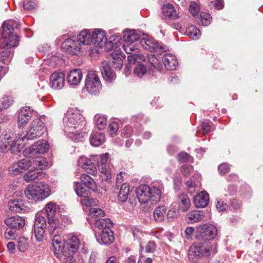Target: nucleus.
<instances>
[{
	"label": "nucleus",
	"mask_w": 263,
	"mask_h": 263,
	"mask_svg": "<svg viewBox=\"0 0 263 263\" xmlns=\"http://www.w3.org/2000/svg\"><path fill=\"white\" fill-rule=\"evenodd\" d=\"M199 24L203 26H209L212 22L211 15L207 13H201L200 15Z\"/></svg>",
	"instance_id": "603ef678"
},
{
	"label": "nucleus",
	"mask_w": 263,
	"mask_h": 263,
	"mask_svg": "<svg viewBox=\"0 0 263 263\" xmlns=\"http://www.w3.org/2000/svg\"><path fill=\"white\" fill-rule=\"evenodd\" d=\"M44 123L40 118L34 120L30 124L28 131L20 135V139L23 141L39 138L46 132Z\"/></svg>",
	"instance_id": "423d86ee"
},
{
	"label": "nucleus",
	"mask_w": 263,
	"mask_h": 263,
	"mask_svg": "<svg viewBox=\"0 0 263 263\" xmlns=\"http://www.w3.org/2000/svg\"><path fill=\"white\" fill-rule=\"evenodd\" d=\"M84 123V118L80 111L76 108H70L67 111L63 119L64 131L66 135L73 140H80L87 134L79 133V129Z\"/></svg>",
	"instance_id": "f257e3e1"
},
{
	"label": "nucleus",
	"mask_w": 263,
	"mask_h": 263,
	"mask_svg": "<svg viewBox=\"0 0 263 263\" xmlns=\"http://www.w3.org/2000/svg\"><path fill=\"white\" fill-rule=\"evenodd\" d=\"M89 215L93 219L102 217L104 215V212L98 207L91 208L89 209Z\"/></svg>",
	"instance_id": "864d4df0"
},
{
	"label": "nucleus",
	"mask_w": 263,
	"mask_h": 263,
	"mask_svg": "<svg viewBox=\"0 0 263 263\" xmlns=\"http://www.w3.org/2000/svg\"><path fill=\"white\" fill-rule=\"evenodd\" d=\"M105 141V136L100 133L92 134L90 138V143L92 145L98 146Z\"/></svg>",
	"instance_id": "4c0bfd02"
},
{
	"label": "nucleus",
	"mask_w": 263,
	"mask_h": 263,
	"mask_svg": "<svg viewBox=\"0 0 263 263\" xmlns=\"http://www.w3.org/2000/svg\"><path fill=\"white\" fill-rule=\"evenodd\" d=\"M139 43L122 41V48L129 55L127 60L130 64L140 63L146 60V57L140 52Z\"/></svg>",
	"instance_id": "6e6552de"
},
{
	"label": "nucleus",
	"mask_w": 263,
	"mask_h": 263,
	"mask_svg": "<svg viewBox=\"0 0 263 263\" xmlns=\"http://www.w3.org/2000/svg\"><path fill=\"white\" fill-rule=\"evenodd\" d=\"M45 213H37L35 215L34 223V233L36 239L41 241L43 238L45 230L47 227L46 220L45 218Z\"/></svg>",
	"instance_id": "2eb2a0df"
},
{
	"label": "nucleus",
	"mask_w": 263,
	"mask_h": 263,
	"mask_svg": "<svg viewBox=\"0 0 263 263\" xmlns=\"http://www.w3.org/2000/svg\"><path fill=\"white\" fill-rule=\"evenodd\" d=\"M5 223L9 228L18 230L23 228L25 224V220L18 216H14L7 218L5 220Z\"/></svg>",
	"instance_id": "4be33fe9"
},
{
	"label": "nucleus",
	"mask_w": 263,
	"mask_h": 263,
	"mask_svg": "<svg viewBox=\"0 0 263 263\" xmlns=\"http://www.w3.org/2000/svg\"><path fill=\"white\" fill-rule=\"evenodd\" d=\"M65 74L63 72L55 71L50 77V86L54 89H60L64 86Z\"/></svg>",
	"instance_id": "f3484780"
},
{
	"label": "nucleus",
	"mask_w": 263,
	"mask_h": 263,
	"mask_svg": "<svg viewBox=\"0 0 263 263\" xmlns=\"http://www.w3.org/2000/svg\"><path fill=\"white\" fill-rule=\"evenodd\" d=\"M185 33L187 36L194 40L199 39L201 35L200 30L194 26H190L187 28Z\"/></svg>",
	"instance_id": "c03bdc74"
},
{
	"label": "nucleus",
	"mask_w": 263,
	"mask_h": 263,
	"mask_svg": "<svg viewBox=\"0 0 263 263\" xmlns=\"http://www.w3.org/2000/svg\"><path fill=\"white\" fill-rule=\"evenodd\" d=\"M73 254L67 251H63L62 253L60 254L58 257L63 263H75V260L72 256Z\"/></svg>",
	"instance_id": "49530a36"
},
{
	"label": "nucleus",
	"mask_w": 263,
	"mask_h": 263,
	"mask_svg": "<svg viewBox=\"0 0 263 263\" xmlns=\"http://www.w3.org/2000/svg\"><path fill=\"white\" fill-rule=\"evenodd\" d=\"M16 246L18 250L24 252L29 247V242L27 238L21 236L16 240Z\"/></svg>",
	"instance_id": "a19ab883"
},
{
	"label": "nucleus",
	"mask_w": 263,
	"mask_h": 263,
	"mask_svg": "<svg viewBox=\"0 0 263 263\" xmlns=\"http://www.w3.org/2000/svg\"><path fill=\"white\" fill-rule=\"evenodd\" d=\"M216 235L217 229L213 225L204 224L196 228V237L199 240H213Z\"/></svg>",
	"instance_id": "ddd939ff"
},
{
	"label": "nucleus",
	"mask_w": 263,
	"mask_h": 263,
	"mask_svg": "<svg viewBox=\"0 0 263 263\" xmlns=\"http://www.w3.org/2000/svg\"><path fill=\"white\" fill-rule=\"evenodd\" d=\"M48 165V162L44 157L30 158L26 157L13 163L9 167V172L13 175H18L30 167L34 168L44 169Z\"/></svg>",
	"instance_id": "20e7f679"
},
{
	"label": "nucleus",
	"mask_w": 263,
	"mask_h": 263,
	"mask_svg": "<svg viewBox=\"0 0 263 263\" xmlns=\"http://www.w3.org/2000/svg\"><path fill=\"white\" fill-rule=\"evenodd\" d=\"M91 221L92 222L94 221L96 227L99 230V231L106 229H110L109 227L112 226V222L108 218L103 219L99 218L96 219H92Z\"/></svg>",
	"instance_id": "e433bc0d"
},
{
	"label": "nucleus",
	"mask_w": 263,
	"mask_h": 263,
	"mask_svg": "<svg viewBox=\"0 0 263 263\" xmlns=\"http://www.w3.org/2000/svg\"><path fill=\"white\" fill-rule=\"evenodd\" d=\"M14 100L12 97L4 96L0 99V111L6 109L13 103Z\"/></svg>",
	"instance_id": "a18cd8bd"
},
{
	"label": "nucleus",
	"mask_w": 263,
	"mask_h": 263,
	"mask_svg": "<svg viewBox=\"0 0 263 263\" xmlns=\"http://www.w3.org/2000/svg\"><path fill=\"white\" fill-rule=\"evenodd\" d=\"M114 67L115 69H117L120 70L123 65V61L120 58H115L113 57L112 61L111 62Z\"/></svg>",
	"instance_id": "e2e57ef3"
},
{
	"label": "nucleus",
	"mask_w": 263,
	"mask_h": 263,
	"mask_svg": "<svg viewBox=\"0 0 263 263\" xmlns=\"http://www.w3.org/2000/svg\"><path fill=\"white\" fill-rule=\"evenodd\" d=\"M74 189L77 195L81 197H85L89 194V190L85 186L78 182H75L74 184Z\"/></svg>",
	"instance_id": "58836bf2"
},
{
	"label": "nucleus",
	"mask_w": 263,
	"mask_h": 263,
	"mask_svg": "<svg viewBox=\"0 0 263 263\" xmlns=\"http://www.w3.org/2000/svg\"><path fill=\"white\" fill-rule=\"evenodd\" d=\"M163 189V184L159 181L154 182L151 185H141L136 190L137 198L141 203L149 201L156 203L160 200Z\"/></svg>",
	"instance_id": "7ed1b4c3"
},
{
	"label": "nucleus",
	"mask_w": 263,
	"mask_h": 263,
	"mask_svg": "<svg viewBox=\"0 0 263 263\" xmlns=\"http://www.w3.org/2000/svg\"><path fill=\"white\" fill-rule=\"evenodd\" d=\"M81 202L83 206L91 208L97 206L98 204L99 201L96 199L89 198L86 196L81 200Z\"/></svg>",
	"instance_id": "8fccbe9b"
},
{
	"label": "nucleus",
	"mask_w": 263,
	"mask_h": 263,
	"mask_svg": "<svg viewBox=\"0 0 263 263\" xmlns=\"http://www.w3.org/2000/svg\"><path fill=\"white\" fill-rule=\"evenodd\" d=\"M156 248V245L154 241H149L146 244L145 247V250L146 253L153 252Z\"/></svg>",
	"instance_id": "69168bd1"
},
{
	"label": "nucleus",
	"mask_w": 263,
	"mask_h": 263,
	"mask_svg": "<svg viewBox=\"0 0 263 263\" xmlns=\"http://www.w3.org/2000/svg\"><path fill=\"white\" fill-rule=\"evenodd\" d=\"M18 115L27 117V119H31L32 112L29 107L25 106L20 109Z\"/></svg>",
	"instance_id": "6e6d98bb"
},
{
	"label": "nucleus",
	"mask_w": 263,
	"mask_h": 263,
	"mask_svg": "<svg viewBox=\"0 0 263 263\" xmlns=\"http://www.w3.org/2000/svg\"><path fill=\"white\" fill-rule=\"evenodd\" d=\"M118 198L120 202L124 203V208L127 211L133 210L136 205V197L130 190L129 184L126 183L121 185Z\"/></svg>",
	"instance_id": "0eeeda50"
},
{
	"label": "nucleus",
	"mask_w": 263,
	"mask_h": 263,
	"mask_svg": "<svg viewBox=\"0 0 263 263\" xmlns=\"http://www.w3.org/2000/svg\"><path fill=\"white\" fill-rule=\"evenodd\" d=\"M12 142V137L10 133L3 132L0 136V152L6 153L9 150V146Z\"/></svg>",
	"instance_id": "cd10ccee"
},
{
	"label": "nucleus",
	"mask_w": 263,
	"mask_h": 263,
	"mask_svg": "<svg viewBox=\"0 0 263 263\" xmlns=\"http://www.w3.org/2000/svg\"><path fill=\"white\" fill-rule=\"evenodd\" d=\"M62 48L66 51L73 54H78L81 51V45L78 41L72 39L65 40L62 44Z\"/></svg>",
	"instance_id": "6ab92c4d"
},
{
	"label": "nucleus",
	"mask_w": 263,
	"mask_h": 263,
	"mask_svg": "<svg viewBox=\"0 0 263 263\" xmlns=\"http://www.w3.org/2000/svg\"><path fill=\"white\" fill-rule=\"evenodd\" d=\"M166 214V208L164 206H158L153 212L154 219L157 222H161L165 219Z\"/></svg>",
	"instance_id": "f704fd0d"
},
{
	"label": "nucleus",
	"mask_w": 263,
	"mask_h": 263,
	"mask_svg": "<svg viewBox=\"0 0 263 263\" xmlns=\"http://www.w3.org/2000/svg\"><path fill=\"white\" fill-rule=\"evenodd\" d=\"M33 168V170L31 169L24 175V180L27 182L34 181L36 179H40L43 177V174L42 172L38 171V170H41L42 169Z\"/></svg>",
	"instance_id": "a878e982"
},
{
	"label": "nucleus",
	"mask_w": 263,
	"mask_h": 263,
	"mask_svg": "<svg viewBox=\"0 0 263 263\" xmlns=\"http://www.w3.org/2000/svg\"><path fill=\"white\" fill-rule=\"evenodd\" d=\"M96 237L100 244L109 245L114 241L113 232L110 229H106L98 231Z\"/></svg>",
	"instance_id": "a211bd4d"
},
{
	"label": "nucleus",
	"mask_w": 263,
	"mask_h": 263,
	"mask_svg": "<svg viewBox=\"0 0 263 263\" xmlns=\"http://www.w3.org/2000/svg\"><path fill=\"white\" fill-rule=\"evenodd\" d=\"M78 165L91 175H96L97 173V166L99 170L103 174L109 173L110 165L108 163L107 154L98 155H91L89 157L81 156L78 160Z\"/></svg>",
	"instance_id": "f03ea898"
},
{
	"label": "nucleus",
	"mask_w": 263,
	"mask_h": 263,
	"mask_svg": "<svg viewBox=\"0 0 263 263\" xmlns=\"http://www.w3.org/2000/svg\"><path fill=\"white\" fill-rule=\"evenodd\" d=\"M139 44L146 50L159 54L168 50V47L162 43H159L153 39L141 38Z\"/></svg>",
	"instance_id": "dca6fc26"
},
{
	"label": "nucleus",
	"mask_w": 263,
	"mask_h": 263,
	"mask_svg": "<svg viewBox=\"0 0 263 263\" xmlns=\"http://www.w3.org/2000/svg\"><path fill=\"white\" fill-rule=\"evenodd\" d=\"M49 148V145L46 140H39L31 146L27 147L23 151L25 157L30 158L39 157L37 154H42L46 153Z\"/></svg>",
	"instance_id": "9b49d317"
},
{
	"label": "nucleus",
	"mask_w": 263,
	"mask_h": 263,
	"mask_svg": "<svg viewBox=\"0 0 263 263\" xmlns=\"http://www.w3.org/2000/svg\"><path fill=\"white\" fill-rule=\"evenodd\" d=\"M186 185L189 192L193 194L196 191V185L195 183L192 180H188L186 182Z\"/></svg>",
	"instance_id": "0e129e2a"
},
{
	"label": "nucleus",
	"mask_w": 263,
	"mask_h": 263,
	"mask_svg": "<svg viewBox=\"0 0 263 263\" xmlns=\"http://www.w3.org/2000/svg\"><path fill=\"white\" fill-rule=\"evenodd\" d=\"M77 40L80 45H87L92 43L91 34L88 30H82L77 36Z\"/></svg>",
	"instance_id": "473e14b6"
},
{
	"label": "nucleus",
	"mask_w": 263,
	"mask_h": 263,
	"mask_svg": "<svg viewBox=\"0 0 263 263\" xmlns=\"http://www.w3.org/2000/svg\"><path fill=\"white\" fill-rule=\"evenodd\" d=\"M80 179L83 183V185H85L89 189H95L96 187V183L92 178L89 175L83 174L81 175Z\"/></svg>",
	"instance_id": "37998d69"
},
{
	"label": "nucleus",
	"mask_w": 263,
	"mask_h": 263,
	"mask_svg": "<svg viewBox=\"0 0 263 263\" xmlns=\"http://www.w3.org/2000/svg\"><path fill=\"white\" fill-rule=\"evenodd\" d=\"M177 202L178 210L182 212L188 211L191 206V201L188 196L186 194H182L179 195L177 198Z\"/></svg>",
	"instance_id": "c756f323"
},
{
	"label": "nucleus",
	"mask_w": 263,
	"mask_h": 263,
	"mask_svg": "<svg viewBox=\"0 0 263 263\" xmlns=\"http://www.w3.org/2000/svg\"><path fill=\"white\" fill-rule=\"evenodd\" d=\"M228 205L220 199H217L216 208L219 212H223L228 209Z\"/></svg>",
	"instance_id": "680f3d73"
},
{
	"label": "nucleus",
	"mask_w": 263,
	"mask_h": 263,
	"mask_svg": "<svg viewBox=\"0 0 263 263\" xmlns=\"http://www.w3.org/2000/svg\"><path fill=\"white\" fill-rule=\"evenodd\" d=\"M85 88L88 92L95 95L99 93L101 90L102 85L95 72L89 71L87 73L85 79Z\"/></svg>",
	"instance_id": "f8f14e48"
},
{
	"label": "nucleus",
	"mask_w": 263,
	"mask_h": 263,
	"mask_svg": "<svg viewBox=\"0 0 263 263\" xmlns=\"http://www.w3.org/2000/svg\"><path fill=\"white\" fill-rule=\"evenodd\" d=\"M36 6V3L34 0H25L23 4L24 8L25 10H30L34 9Z\"/></svg>",
	"instance_id": "bf43d9fd"
},
{
	"label": "nucleus",
	"mask_w": 263,
	"mask_h": 263,
	"mask_svg": "<svg viewBox=\"0 0 263 263\" xmlns=\"http://www.w3.org/2000/svg\"><path fill=\"white\" fill-rule=\"evenodd\" d=\"M218 170L221 174H225L229 172L230 166L228 163H222L219 166Z\"/></svg>",
	"instance_id": "774afa93"
},
{
	"label": "nucleus",
	"mask_w": 263,
	"mask_h": 263,
	"mask_svg": "<svg viewBox=\"0 0 263 263\" xmlns=\"http://www.w3.org/2000/svg\"><path fill=\"white\" fill-rule=\"evenodd\" d=\"M162 12L163 18L176 19L178 17L173 6L170 4L164 5L162 7Z\"/></svg>",
	"instance_id": "7c9ffc66"
},
{
	"label": "nucleus",
	"mask_w": 263,
	"mask_h": 263,
	"mask_svg": "<svg viewBox=\"0 0 263 263\" xmlns=\"http://www.w3.org/2000/svg\"><path fill=\"white\" fill-rule=\"evenodd\" d=\"M190 155L185 152H181L177 156V159L180 162H185L189 160Z\"/></svg>",
	"instance_id": "338daca9"
},
{
	"label": "nucleus",
	"mask_w": 263,
	"mask_h": 263,
	"mask_svg": "<svg viewBox=\"0 0 263 263\" xmlns=\"http://www.w3.org/2000/svg\"><path fill=\"white\" fill-rule=\"evenodd\" d=\"M17 230L14 229H11L8 227L5 232V238L7 240L14 239L16 236V231Z\"/></svg>",
	"instance_id": "5fc2aeb1"
},
{
	"label": "nucleus",
	"mask_w": 263,
	"mask_h": 263,
	"mask_svg": "<svg viewBox=\"0 0 263 263\" xmlns=\"http://www.w3.org/2000/svg\"><path fill=\"white\" fill-rule=\"evenodd\" d=\"M100 70L104 80L107 82H112L116 78V73L111 69L108 63L104 61L101 64Z\"/></svg>",
	"instance_id": "5701e85b"
},
{
	"label": "nucleus",
	"mask_w": 263,
	"mask_h": 263,
	"mask_svg": "<svg viewBox=\"0 0 263 263\" xmlns=\"http://www.w3.org/2000/svg\"><path fill=\"white\" fill-rule=\"evenodd\" d=\"M204 217V213L202 211H193L188 213L185 216V220L189 223L199 222Z\"/></svg>",
	"instance_id": "bb28decb"
},
{
	"label": "nucleus",
	"mask_w": 263,
	"mask_h": 263,
	"mask_svg": "<svg viewBox=\"0 0 263 263\" xmlns=\"http://www.w3.org/2000/svg\"><path fill=\"white\" fill-rule=\"evenodd\" d=\"M119 129V125L117 123L112 122L110 123L108 126V132L110 135L115 134Z\"/></svg>",
	"instance_id": "052dcab7"
},
{
	"label": "nucleus",
	"mask_w": 263,
	"mask_h": 263,
	"mask_svg": "<svg viewBox=\"0 0 263 263\" xmlns=\"http://www.w3.org/2000/svg\"><path fill=\"white\" fill-rule=\"evenodd\" d=\"M217 250L213 249L212 245L209 242H198L194 243L189 250L190 255H194L195 257L201 258L208 257L211 254H215Z\"/></svg>",
	"instance_id": "9d476101"
},
{
	"label": "nucleus",
	"mask_w": 263,
	"mask_h": 263,
	"mask_svg": "<svg viewBox=\"0 0 263 263\" xmlns=\"http://www.w3.org/2000/svg\"><path fill=\"white\" fill-rule=\"evenodd\" d=\"M52 244L55 251L59 252L58 254H60L63 252L64 247H63L62 238L60 235H55L53 236Z\"/></svg>",
	"instance_id": "ea45409f"
},
{
	"label": "nucleus",
	"mask_w": 263,
	"mask_h": 263,
	"mask_svg": "<svg viewBox=\"0 0 263 263\" xmlns=\"http://www.w3.org/2000/svg\"><path fill=\"white\" fill-rule=\"evenodd\" d=\"M123 41L132 43H138L141 40V34L137 30L126 29L123 31Z\"/></svg>",
	"instance_id": "b1692460"
},
{
	"label": "nucleus",
	"mask_w": 263,
	"mask_h": 263,
	"mask_svg": "<svg viewBox=\"0 0 263 263\" xmlns=\"http://www.w3.org/2000/svg\"><path fill=\"white\" fill-rule=\"evenodd\" d=\"M51 193L49 185L44 182H39L28 185L25 190V195L29 200L42 201L48 197Z\"/></svg>",
	"instance_id": "39448f33"
},
{
	"label": "nucleus",
	"mask_w": 263,
	"mask_h": 263,
	"mask_svg": "<svg viewBox=\"0 0 263 263\" xmlns=\"http://www.w3.org/2000/svg\"><path fill=\"white\" fill-rule=\"evenodd\" d=\"M134 72L138 77L142 78L146 73L147 68L143 64H139L135 67Z\"/></svg>",
	"instance_id": "3c124183"
},
{
	"label": "nucleus",
	"mask_w": 263,
	"mask_h": 263,
	"mask_svg": "<svg viewBox=\"0 0 263 263\" xmlns=\"http://www.w3.org/2000/svg\"><path fill=\"white\" fill-rule=\"evenodd\" d=\"M92 44L99 48H105L109 49L112 47L111 41L107 42L106 33L99 29H95L91 33Z\"/></svg>",
	"instance_id": "4468645a"
},
{
	"label": "nucleus",
	"mask_w": 263,
	"mask_h": 263,
	"mask_svg": "<svg viewBox=\"0 0 263 263\" xmlns=\"http://www.w3.org/2000/svg\"><path fill=\"white\" fill-rule=\"evenodd\" d=\"M2 28V35L3 41L1 47L3 48H10L17 46L18 43V36L13 33L12 25L4 23Z\"/></svg>",
	"instance_id": "1a4fd4ad"
},
{
	"label": "nucleus",
	"mask_w": 263,
	"mask_h": 263,
	"mask_svg": "<svg viewBox=\"0 0 263 263\" xmlns=\"http://www.w3.org/2000/svg\"><path fill=\"white\" fill-rule=\"evenodd\" d=\"M44 209L48 218L55 217V215L57 210V206L55 203L53 202H48L46 204Z\"/></svg>",
	"instance_id": "79ce46f5"
},
{
	"label": "nucleus",
	"mask_w": 263,
	"mask_h": 263,
	"mask_svg": "<svg viewBox=\"0 0 263 263\" xmlns=\"http://www.w3.org/2000/svg\"><path fill=\"white\" fill-rule=\"evenodd\" d=\"M83 78L82 70L76 68L69 71L67 76V82L70 86H77L81 82Z\"/></svg>",
	"instance_id": "aec40b11"
},
{
	"label": "nucleus",
	"mask_w": 263,
	"mask_h": 263,
	"mask_svg": "<svg viewBox=\"0 0 263 263\" xmlns=\"http://www.w3.org/2000/svg\"><path fill=\"white\" fill-rule=\"evenodd\" d=\"M199 10L200 7L198 3L195 1L191 2L190 4L189 11L193 14V15L197 14Z\"/></svg>",
	"instance_id": "4d7b16f0"
},
{
	"label": "nucleus",
	"mask_w": 263,
	"mask_h": 263,
	"mask_svg": "<svg viewBox=\"0 0 263 263\" xmlns=\"http://www.w3.org/2000/svg\"><path fill=\"white\" fill-rule=\"evenodd\" d=\"M80 246V241L76 236H69L66 241V246L63 251L70 252V254L76 253Z\"/></svg>",
	"instance_id": "412c9836"
},
{
	"label": "nucleus",
	"mask_w": 263,
	"mask_h": 263,
	"mask_svg": "<svg viewBox=\"0 0 263 263\" xmlns=\"http://www.w3.org/2000/svg\"><path fill=\"white\" fill-rule=\"evenodd\" d=\"M193 202L195 206L197 208H203L206 206L209 202L208 194L205 191L201 192L194 197Z\"/></svg>",
	"instance_id": "393cba45"
},
{
	"label": "nucleus",
	"mask_w": 263,
	"mask_h": 263,
	"mask_svg": "<svg viewBox=\"0 0 263 263\" xmlns=\"http://www.w3.org/2000/svg\"><path fill=\"white\" fill-rule=\"evenodd\" d=\"M148 63L150 65L148 72L151 74H153L155 71H160L161 69V64L159 61L154 55L149 56L147 60Z\"/></svg>",
	"instance_id": "c9c22d12"
},
{
	"label": "nucleus",
	"mask_w": 263,
	"mask_h": 263,
	"mask_svg": "<svg viewBox=\"0 0 263 263\" xmlns=\"http://www.w3.org/2000/svg\"><path fill=\"white\" fill-rule=\"evenodd\" d=\"M8 206L10 211L15 212H25L26 210V207L21 200H11L9 202Z\"/></svg>",
	"instance_id": "2f4dec72"
},
{
	"label": "nucleus",
	"mask_w": 263,
	"mask_h": 263,
	"mask_svg": "<svg viewBox=\"0 0 263 263\" xmlns=\"http://www.w3.org/2000/svg\"><path fill=\"white\" fill-rule=\"evenodd\" d=\"M96 124L99 130L105 128L107 124V118L104 116L96 115L95 116Z\"/></svg>",
	"instance_id": "de8ad7c7"
},
{
	"label": "nucleus",
	"mask_w": 263,
	"mask_h": 263,
	"mask_svg": "<svg viewBox=\"0 0 263 263\" xmlns=\"http://www.w3.org/2000/svg\"><path fill=\"white\" fill-rule=\"evenodd\" d=\"M178 215V211L176 209L172 208L166 214V219L168 221H172Z\"/></svg>",
	"instance_id": "13d9d810"
},
{
	"label": "nucleus",
	"mask_w": 263,
	"mask_h": 263,
	"mask_svg": "<svg viewBox=\"0 0 263 263\" xmlns=\"http://www.w3.org/2000/svg\"><path fill=\"white\" fill-rule=\"evenodd\" d=\"M48 222L49 233L52 234L60 226L59 220L56 217H54L48 218Z\"/></svg>",
	"instance_id": "09e8293b"
},
{
	"label": "nucleus",
	"mask_w": 263,
	"mask_h": 263,
	"mask_svg": "<svg viewBox=\"0 0 263 263\" xmlns=\"http://www.w3.org/2000/svg\"><path fill=\"white\" fill-rule=\"evenodd\" d=\"M165 68L168 70H174L177 67L178 62L176 57L171 54H166L162 58Z\"/></svg>",
	"instance_id": "c85d7f7f"
},
{
	"label": "nucleus",
	"mask_w": 263,
	"mask_h": 263,
	"mask_svg": "<svg viewBox=\"0 0 263 263\" xmlns=\"http://www.w3.org/2000/svg\"><path fill=\"white\" fill-rule=\"evenodd\" d=\"M25 141H23L21 139H20V137L16 140L12 139V142H10L9 146V150L10 151L12 154H17L26 144Z\"/></svg>",
	"instance_id": "72a5a7b5"
}]
</instances>
